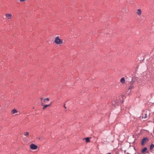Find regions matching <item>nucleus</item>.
Here are the masks:
<instances>
[{
	"label": "nucleus",
	"instance_id": "obj_11",
	"mask_svg": "<svg viewBox=\"0 0 154 154\" xmlns=\"http://www.w3.org/2000/svg\"><path fill=\"white\" fill-rule=\"evenodd\" d=\"M154 147V145L153 144H152L150 146V149L151 150L153 149Z\"/></svg>",
	"mask_w": 154,
	"mask_h": 154
},
{
	"label": "nucleus",
	"instance_id": "obj_7",
	"mask_svg": "<svg viewBox=\"0 0 154 154\" xmlns=\"http://www.w3.org/2000/svg\"><path fill=\"white\" fill-rule=\"evenodd\" d=\"M120 82L122 84H124L125 83V80L124 77H122L121 78L120 80Z\"/></svg>",
	"mask_w": 154,
	"mask_h": 154
},
{
	"label": "nucleus",
	"instance_id": "obj_10",
	"mask_svg": "<svg viewBox=\"0 0 154 154\" xmlns=\"http://www.w3.org/2000/svg\"><path fill=\"white\" fill-rule=\"evenodd\" d=\"M147 118V114H145V116L144 117L143 116L142 117V119H143V118L146 119Z\"/></svg>",
	"mask_w": 154,
	"mask_h": 154
},
{
	"label": "nucleus",
	"instance_id": "obj_5",
	"mask_svg": "<svg viewBox=\"0 0 154 154\" xmlns=\"http://www.w3.org/2000/svg\"><path fill=\"white\" fill-rule=\"evenodd\" d=\"M134 82H131L130 83V86L129 88V89H132L134 87V86L133 85Z\"/></svg>",
	"mask_w": 154,
	"mask_h": 154
},
{
	"label": "nucleus",
	"instance_id": "obj_2",
	"mask_svg": "<svg viewBox=\"0 0 154 154\" xmlns=\"http://www.w3.org/2000/svg\"><path fill=\"white\" fill-rule=\"evenodd\" d=\"M30 148L32 149H36L37 148L38 146L36 145L32 144L30 146Z\"/></svg>",
	"mask_w": 154,
	"mask_h": 154
},
{
	"label": "nucleus",
	"instance_id": "obj_15",
	"mask_svg": "<svg viewBox=\"0 0 154 154\" xmlns=\"http://www.w3.org/2000/svg\"><path fill=\"white\" fill-rule=\"evenodd\" d=\"M45 100H47V101H49V98H46V99H44V101L45 102Z\"/></svg>",
	"mask_w": 154,
	"mask_h": 154
},
{
	"label": "nucleus",
	"instance_id": "obj_18",
	"mask_svg": "<svg viewBox=\"0 0 154 154\" xmlns=\"http://www.w3.org/2000/svg\"><path fill=\"white\" fill-rule=\"evenodd\" d=\"M64 106V107L66 109V106H65V105H64V106Z\"/></svg>",
	"mask_w": 154,
	"mask_h": 154
},
{
	"label": "nucleus",
	"instance_id": "obj_19",
	"mask_svg": "<svg viewBox=\"0 0 154 154\" xmlns=\"http://www.w3.org/2000/svg\"><path fill=\"white\" fill-rule=\"evenodd\" d=\"M41 101H42V98H41Z\"/></svg>",
	"mask_w": 154,
	"mask_h": 154
},
{
	"label": "nucleus",
	"instance_id": "obj_12",
	"mask_svg": "<svg viewBox=\"0 0 154 154\" xmlns=\"http://www.w3.org/2000/svg\"><path fill=\"white\" fill-rule=\"evenodd\" d=\"M85 139L86 142L87 143L89 142V138H88V137L86 138H85Z\"/></svg>",
	"mask_w": 154,
	"mask_h": 154
},
{
	"label": "nucleus",
	"instance_id": "obj_1",
	"mask_svg": "<svg viewBox=\"0 0 154 154\" xmlns=\"http://www.w3.org/2000/svg\"><path fill=\"white\" fill-rule=\"evenodd\" d=\"M54 42L57 45H61L63 44V40L60 39L58 36L56 37L54 39Z\"/></svg>",
	"mask_w": 154,
	"mask_h": 154
},
{
	"label": "nucleus",
	"instance_id": "obj_14",
	"mask_svg": "<svg viewBox=\"0 0 154 154\" xmlns=\"http://www.w3.org/2000/svg\"><path fill=\"white\" fill-rule=\"evenodd\" d=\"M47 107H48V106L47 105H45L42 109H45V108Z\"/></svg>",
	"mask_w": 154,
	"mask_h": 154
},
{
	"label": "nucleus",
	"instance_id": "obj_16",
	"mask_svg": "<svg viewBox=\"0 0 154 154\" xmlns=\"http://www.w3.org/2000/svg\"><path fill=\"white\" fill-rule=\"evenodd\" d=\"M19 0L20 2H24L25 1H26V0Z\"/></svg>",
	"mask_w": 154,
	"mask_h": 154
},
{
	"label": "nucleus",
	"instance_id": "obj_4",
	"mask_svg": "<svg viewBox=\"0 0 154 154\" xmlns=\"http://www.w3.org/2000/svg\"><path fill=\"white\" fill-rule=\"evenodd\" d=\"M148 141V139L146 138H144L142 140L141 144L142 145H143L147 141Z\"/></svg>",
	"mask_w": 154,
	"mask_h": 154
},
{
	"label": "nucleus",
	"instance_id": "obj_9",
	"mask_svg": "<svg viewBox=\"0 0 154 154\" xmlns=\"http://www.w3.org/2000/svg\"><path fill=\"white\" fill-rule=\"evenodd\" d=\"M17 111L16 109H14L12 110V111L11 112V113L12 114H14L17 113Z\"/></svg>",
	"mask_w": 154,
	"mask_h": 154
},
{
	"label": "nucleus",
	"instance_id": "obj_8",
	"mask_svg": "<svg viewBox=\"0 0 154 154\" xmlns=\"http://www.w3.org/2000/svg\"><path fill=\"white\" fill-rule=\"evenodd\" d=\"M147 150V148L146 147H145L143 149H142L141 151L142 153H144Z\"/></svg>",
	"mask_w": 154,
	"mask_h": 154
},
{
	"label": "nucleus",
	"instance_id": "obj_17",
	"mask_svg": "<svg viewBox=\"0 0 154 154\" xmlns=\"http://www.w3.org/2000/svg\"><path fill=\"white\" fill-rule=\"evenodd\" d=\"M51 103L52 102H51L50 104H49L48 105H47L48 106H50L51 105Z\"/></svg>",
	"mask_w": 154,
	"mask_h": 154
},
{
	"label": "nucleus",
	"instance_id": "obj_3",
	"mask_svg": "<svg viewBox=\"0 0 154 154\" xmlns=\"http://www.w3.org/2000/svg\"><path fill=\"white\" fill-rule=\"evenodd\" d=\"M6 17L8 20H11V18L12 15L11 14H5Z\"/></svg>",
	"mask_w": 154,
	"mask_h": 154
},
{
	"label": "nucleus",
	"instance_id": "obj_6",
	"mask_svg": "<svg viewBox=\"0 0 154 154\" xmlns=\"http://www.w3.org/2000/svg\"><path fill=\"white\" fill-rule=\"evenodd\" d=\"M136 13L139 16H140L142 14V11L140 9H137Z\"/></svg>",
	"mask_w": 154,
	"mask_h": 154
},
{
	"label": "nucleus",
	"instance_id": "obj_13",
	"mask_svg": "<svg viewBox=\"0 0 154 154\" xmlns=\"http://www.w3.org/2000/svg\"><path fill=\"white\" fill-rule=\"evenodd\" d=\"M24 135L25 136H28L29 135V133L28 132H26L24 133Z\"/></svg>",
	"mask_w": 154,
	"mask_h": 154
}]
</instances>
